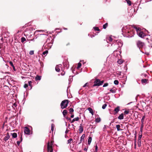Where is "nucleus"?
<instances>
[{
  "label": "nucleus",
  "instance_id": "5",
  "mask_svg": "<svg viewBox=\"0 0 152 152\" xmlns=\"http://www.w3.org/2000/svg\"><path fill=\"white\" fill-rule=\"evenodd\" d=\"M24 132L25 134H30V129L27 127H25L24 129Z\"/></svg>",
  "mask_w": 152,
  "mask_h": 152
},
{
  "label": "nucleus",
  "instance_id": "29",
  "mask_svg": "<svg viewBox=\"0 0 152 152\" xmlns=\"http://www.w3.org/2000/svg\"><path fill=\"white\" fill-rule=\"evenodd\" d=\"M41 76L37 75L35 79H36V80H41Z\"/></svg>",
  "mask_w": 152,
  "mask_h": 152
},
{
  "label": "nucleus",
  "instance_id": "59",
  "mask_svg": "<svg viewBox=\"0 0 152 152\" xmlns=\"http://www.w3.org/2000/svg\"><path fill=\"white\" fill-rule=\"evenodd\" d=\"M69 122H71V119L70 118H69V119H68V120Z\"/></svg>",
  "mask_w": 152,
  "mask_h": 152
},
{
  "label": "nucleus",
  "instance_id": "53",
  "mask_svg": "<svg viewBox=\"0 0 152 152\" xmlns=\"http://www.w3.org/2000/svg\"><path fill=\"white\" fill-rule=\"evenodd\" d=\"M88 146H87V148H86L85 147L84 149V151H87V149H88Z\"/></svg>",
  "mask_w": 152,
  "mask_h": 152
},
{
  "label": "nucleus",
  "instance_id": "62",
  "mask_svg": "<svg viewBox=\"0 0 152 152\" xmlns=\"http://www.w3.org/2000/svg\"><path fill=\"white\" fill-rule=\"evenodd\" d=\"M50 40V39L49 38H48L46 41V42H47L48 40L49 41Z\"/></svg>",
  "mask_w": 152,
  "mask_h": 152
},
{
  "label": "nucleus",
  "instance_id": "9",
  "mask_svg": "<svg viewBox=\"0 0 152 152\" xmlns=\"http://www.w3.org/2000/svg\"><path fill=\"white\" fill-rule=\"evenodd\" d=\"M120 110V107L118 106H117L116 108H115L114 110V114H115L117 113Z\"/></svg>",
  "mask_w": 152,
  "mask_h": 152
},
{
  "label": "nucleus",
  "instance_id": "19",
  "mask_svg": "<svg viewBox=\"0 0 152 152\" xmlns=\"http://www.w3.org/2000/svg\"><path fill=\"white\" fill-rule=\"evenodd\" d=\"M79 127L80 128L79 129V133H81L82 132H83V127L81 126H80Z\"/></svg>",
  "mask_w": 152,
  "mask_h": 152
},
{
  "label": "nucleus",
  "instance_id": "58",
  "mask_svg": "<svg viewBox=\"0 0 152 152\" xmlns=\"http://www.w3.org/2000/svg\"><path fill=\"white\" fill-rule=\"evenodd\" d=\"M70 45V43L69 42L67 44H66V46L69 45Z\"/></svg>",
  "mask_w": 152,
  "mask_h": 152
},
{
  "label": "nucleus",
  "instance_id": "17",
  "mask_svg": "<svg viewBox=\"0 0 152 152\" xmlns=\"http://www.w3.org/2000/svg\"><path fill=\"white\" fill-rule=\"evenodd\" d=\"M63 114L64 117H65L67 113V110H64L63 112Z\"/></svg>",
  "mask_w": 152,
  "mask_h": 152
},
{
  "label": "nucleus",
  "instance_id": "41",
  "mask_svg": "<svg viewBox=\"0 0 152 152\" xmlns=\"http://www.w3.org/2000/svg\"><path fill=\"white\" fill-rule=\"evenodd\" d=\"M143 126H144V124H142L141 126L140 127V131H141V132H142Z\"/></svg>",
  "mask_w": 152,
  "mask_h": 152
},
{
  "label": "nucleus",
  "instance_id": "23",
  "mask_svg": "<svg viewBox=\"0 0 152 152\" xmlns=\"http://www.w3.org/2000/svg\"><path fill=\"white\" fill-rule=\"evenodd\" d=\"M69 113H70V114H72L74 112V110L72 108H71L70 109H69Z\"/></svg>",
  "mask_w": 152,
  "mask_h": 152
},
{
  "label": "nucleus",
  "instance_id": "46",
  "mask_svg": "<svg viewBox=\"0 0 152 152\" xmlns=\"http://www.w3.org/2000/svg\"><path fill=\"white\" fill-rule=\"evenodd\" d=\"M108 85V83H105L103 85V87H105L107 86Z\"/></svg>",
  "mask_w": 152,
  "mask_h": 152
},
{
  "label": "nucleus",
  "instance_id": "24",
  "mask_svg": "<svg viewBox=\"0 0 152 152\" xmlns=\"http://www.w3.org/2000/svg\"><path fill=\"white\" fill-rule=\"evenodd\" d=\"M117 44L118 45V46L119 47H121L122 46V43L121 42L118 41L117 42Z\"/></svg>",
  "mask_w": 152,
  "mask_h": 152
},
{
  "label": "nucleus",
  "instance_id": "4",
  "mask_svg": "<svg viewBox=\"0 0 152 152\" xmlns=\"http://www.w3.org/2000/svg\"><path fill=\"white\" fill-rule=\"evenodd\" d=\"M52 145L53 143L52 142H51L50 144L49 142H48L47 145V149L48 151H50L51 150H53L52 146Z\"/></svg>",
  "mask_w": 152,
  "mask_h": 152
},
{
  "label": "nucleus",
  "instance_id": "13",
  "mask_svg": "<svg viewBox=\"0 0 152 152\" xmlns=\"http://www.w3.org/2000/svg\"><path fill=\"white\" fill-rule=\"evenodd\" d=\"M121 126L119 125H117L116 126V128L118 131L122 130V129H120Z\"/></svg>",
  "mask_w": 152,
  "mask_h": 152
},
{
  "label": "nucleus",
  "instance_id": "27",
  "mask_svg": "<svg viewBox=\"0 0 152 152\" xmlns=\"http://www.w3.org/2000/svg\"><path fill=\"white\" fill-rule=\"evenodd\" d=\"M17 136V135L16 133H14L12 134V137L14 138H16Z\"/></svg>",
  "mask_w": 152,
  "mask_h": 152
},
{
  "label": "nucleus",
  "instance_id": "15",
  "mask_svg": "<svg viewBox=\"0 0 152 152\" xmlns=\"http://www.w3.org/2000/svg\"><path fill=\"white\" fill-rule=\"evenodd\" d=\"M124 114L123 113H121L120 115L118 117V119L120 120L123 119H124Z\"/></svg>",
  "mask_w": 152,
  "mask_h": 152
},
{
  "label": "nucleus",
  "instance_id": "40",
  "mask_svg": "<svg viewBox=\"0 0 152 152\" xmlns=\"http://www.w3.org/2000/svg\"><path fill=\"white\" fill-rule=\"evenodd\" d=\"M142 136V134H141L140 135L139 134L138 140H141V138Z\"/></svg>",
  "mask_w": 152,
  "mask_h": 152
},
{
  "label": "nucleus",
  "instance_id": "49",
  "mask_svg": "<svg viewBox=\"0 0 152 152\" xmlns=\"http://www.w3.org/2000/svg\"><path fill=\"white\" fill-rule=\"evenodd\" d=\"M9 64H10V65L12 67L13 66H14L13 63L12 62L10 61L9 62Z\"/></svg>",
  "mask_w": 152,
  "mask_h": 152
},
{
  "label": "nucleus",
  "instance_id": "20",
  "mask_svg": "<svg viewBox=\"0 0 152 152\" xmlns=\"http://www.w3.org/2000/svg\"><path fill=\"white\" fill-rule=\"evenodd\" d=\"M55 69L58 72H59L60 71V69L59 68L58 65H57L56 66Z\"/></svg>",
  "mask_w": 152,
  "mask_h": 152
},
{
  "label": "nucleus",
  "instance_id": "12",
  "mask_svg": "<svg viewBox=\"0 0 152 152\" xmlns=\"http://www.w3.org/2000/svg\"><path fill=\"white\" fill-rule=\"evenodd\" d=\"M88 110L89 111L90 113L92 115H94V111L90 107H89L88 108Z\"/></svg>",
  "mask_w": 152,
  "mask_h": 152
},
{
  "label": "nucleus",
  "instance_id": "16",
  "mask_svg": "<svg viewBox=\"0 0 152 152\" xmlns=\"http://www.w3.org/2000/svg\"><path fill=\"white\" fill-rule=\"evenodd\" d=\"M133 28H134L136 29V31L137 33L138 32V31H140V30H141L139 28H138L135 26L134 25L133 26Z\"/></svg>",
  "mask_w": 152,
  "mask_h": 152
},
{
  "label": "nucleus",
  "instance_id": "25",
  "mask_svg": "<svg viewBox=\"0 0 152 152\" xmlns=\"http://www.w3.org/2000/svg\"><path fill=\"white\" fill-rule=\"evenodd\" d=\"M123 61L121 59H119L117 61L118 63L119 64H122L123 62Z\"/></svg>",
  "mask_w": 152,
  "mask_h": 152
},
{
  "label": "nucleus",
  "instance_id": "45",
  "mask_svg": "<svg viewBox=\"0 0 152 152\" xmlns=\"http://www.w3.org/2000/svg\"><path fill=\"white\" fill-rule=\"evenodd\" d=\"M110 91L111 92L113 93H114L115 92V90L112 89L110 90Z\"/></svg>",
  "mask_w": 152,
  "mask_h": 152
},
{
  "label": "nucleus",
  "instance_id": "61",
  "mask_svg": "<svg viewBox=\"0 0 152 152\" xmlns=\"http://www.w3.org/2000/svg\"><path fill=\"white\" fill-rule=\"evenodd\" d=\"M40 64H41V66H42V65L43 64V63L42 62H41Z\"/></svg>",
  "mask_w": 152,
  "mask_h": 152
},
{
  "label": "nucleus",
  "instance_id": "44",
  "mask_svg": "<svg viewBox=\"0 0 152 152\" xmlns=\"http://www.w3.org/2000/svg\"><path fill=\"white\" fill-rule=\"evenodd\" d=\"M75 121H78L79 119V117H77V118H75L73 119Z\"/></svg>",
  "mask_w": 152,
  "mask_h": 152
},
{
  "label": "nucleus",
  "instance_id": "33",
  "mask_svg": "<svg viewBox=\"0 0 152 152\" xmlns=\"http://www.w3.org/2000/svg\"><path fill=\"white\" fill-rule=\"evenodd\" d=\"M126 1L127 3L129 5H131V2L129 0H126Z\"/></svg>",
  "mask_w": 152,
  "mask_h": 152
},
{
  "label": "nucleus",
  "instance_id": "28",
  "mask_svg": "<svg viewBox=\"0 0 152 152\" xmlns=\"http://www.w3.org/2000/svg\"><path fill=\"white\" fill-rule=\"evenodd\" d=\"M108 24L107 23H106L103 25V28L105 29L108 26Z\"/></svg>",
  "mask_w": 152,
  "mask_h": 152
},
{
  "label": "nucleus",
  "instance_id": "37",
  "mask_svg": "<svg viewBox=\"0 0 152 152\" xmlns=\"http://www.w3.org/2000/svg\"><path fill=\"white\" fill-rule=\"evenodd\" d=\"M81 65H82V64H81V63H79L78 64L77 68V69L79 68L80 67V66H81Z\"/></svg>",
  "mask_w": 152,
  "mask_h": 152
},
{
  "label": "nucleus",
  "instance_id": "57",
  "mask_svg": "<svg viewBox=\"0 0 152 152\" xmlns=\"http://www.w3.org/2000/svg\"><path fill=\"white\" fill-rule=\"evenodd\" d=\"M75 121L74 120V119H73L72 120H71V123H73Z\"/></svg>",
  "mask_w": 152,
  "mask_h": 152
},
{
  "label": "nucleus",
  "instance_id": "56",
  "mask_svg": "<svg viewBox=\"0 0 152 152\" xmlns=\"http://www.w3.org/2000/svg\"><path fill=\"white\" fill-rule=\"evenodd\" d=\"M71 115H71V118H74V114H73V113H72V114H71Z\"/></svg>",
  "mask_w": 152,
  "mask_h": 152
},
{
  "label": "nucleus",
  "instance_id": "39",
  "mask_svg": "<svg viewBox=\"0 0 152 152\" xmlns=\"http://www.w3.org/2000/svg\"><path fill=\"white\" fill-rule=\"evenodd\" d=\"M107 105L106 104H104L102 106V108L103 109H104L106 108V107L107 106Z\"/></svg>",
  "mask_w": 152,
  "mask_h": 152
},
{
  "label": "nucleus",
  "instance_id": "1",
  "mask_svg": "<svg viewBox=\"0 0 152 152\" xmlns=\"http://www.w3.org/2000/svg\"><path fill=\"white\" fill-rule=\"evenodd\" d=\"M94 84L93 85L92 87L95 86H98L102 85L104 82V80L101 81L99 79L95 78L94 79Z\"/></svg>",
  "mask_w": 152,
  "mask_h": 152
},
{
  "label": "nucleus",
  "instance_id": "36",
  "mask_svg": "<svg viewBox=\"0 0 152 152\" xmlns=\"http://www.w3.org/2000/svg\"><path fill=\"white\" fill-rule=\"evenodd\" d=\"M114 83L115 85H118L119 83V82L118 80H115L114 81Z\"/></svg>",
  "mask_w": 152,
  "mask_h": 152
},
{
  "label": "nucleus",
  "instance_id": "48",
  "mask_svg": "<svg viewBox=\"0 0 152 152\" xmlns=\"http://www.w3.org/2000/svg\"><path fill=\"white\" fill-rule=\"evenodd\" d=\"M108 40L109 42H110L112 41L113 40V39L111 37H110L108 38Z\"/></svg>",
  "mask_w": 152,
  "mask_h": 152
},
{
  "label": "nucleus",
  "instance_id": "7",
  "mask_svg": "<svg viewBox=\"0 0 152 152\" xmlns=\"http://www.w3.org/2000/svg\"><path fill=\"white\" fill-rule=\"evenodd\" d=\"M141 81L142 83L143 84L148 83L149 82L148 80L146 79H142Z\"/></svg>",
  "mask_w": 152,
  "mask_h": 152
},
{
  "label": "nucleus",
  "instance_id": "22",
  "mask_svg": "<svg viewBox=\"0 0 152 152\" xmlns=\"http://www.w3.org/2000/svg\"><path fill=\"white\" fill-rule=\"evenodd\" d=\"M137 145L139 147H140L141 145V140H138Z\"/></svg>",
  "mask_w": 152,
  "mask_h": 152
},
{
  "label": "nucleus",
  "instance_id": "51",
  "mask_svg": "<svg viewBox=\"0 0 152 152\" xmlns=\"http://www.w3.org/2000/svg\"><path fill=\"white\" fill-rule=\"evenodd\" d=\"M98 148V146L97 145H96L95 146V151L96 152H97V151Z\"/></svg>",
  "mask_w": 152,
  "mask_h": 152
},
{
  "label": "nucleus",
  "instance_id": "42",
  "mask_svg": "<svg viewBox=\"0 0 152 152\" xmlns=\"http://www.w3.org/2000/svg\"><path fill=\"white\" fill-rule=\"evenodd\" d=\"M72 141V138H70L67 141V144H69Z\"/></svg>",
  "mask_w": 152,
  "mask_h": 152
},
{
  "label": "nucleus",
  "instance_id": "38",
  "mask_svg": "<svg viewBox=\"0 0 152 152\" xmlns=\"http://www.w3.org/2000/svg\"><path fill=\"white\" fill-rule=\"evenodd\" d=\"M54 126V125L53 124H51V130L52 132L53 131Z\"/></svg>",
  "mask_w": 152,
  "mask_h": 152
},
{
  "label": "nucleus",
  "instance_id": "60",
  "mask_svg": "<svg viewBox=\"0 0 152 152\" xmlns=\"http://www.w3.org/2000/svg\"><path fill=\"white\" fill-rule=\"evenodd\" d=\"M12 68H13V69L14 70H15V67L14 66H13L12 67Z\"/></svg>",
  "mask_w": 152,
  "mask_h": 152
},
{
  "label": "nucleus",
  "instance_id": "6",
  "mask_svg": "<svg viewBox=\"0 0 152 152\" xmlns=\"http://www.w3.org/2000/svg\"><path fill=\"white\" fill-rule=\"evenodd\" d=\"M128 33L130 34V35L128 34V37H130L133 36L134 34V31L132 30V31H128Z\"/></svg>",
  "mask_w": 152,
  "mask_h": 152
},
{
  "label": "nucleus",
  "instance_id": "11",
  "mask_svg": "<svg viewBox=\"0 0 152 152\" xmlns=\"http://www.w3.org/2000/svg\"><path fill=\"white\" fill-rule=\"evenodd\" d=\"M22 133L20 134V141H17V144L18 145H20V142H21L22 140Z\"/></svg>",
  "mask_w": 152,
  "mask_h": 152
},
{
  "label": "nucleus",
  "instance_id": "32",
  "mask_svg": "<svg viewBox=\"0 0 152 152\" xmlns=\"http://www.w3.org/2000/svg\"><path fill=\"white\" fill-rule=\"evenodd\" d=\"M48 53V50H46L43 53V55H45V56L47 54V53Z\"/></svg>",
  "mask_w": 152,
  "mask_h": 152
},
{
  "label": "nucleus",
  "instance_id": "54",
  "mask_svg": "<svg viewBox=\"0 0 152 152\" xmlns=\"http://www.w3.org/2000/svg\"><path fill=\"white\" fill-rule=\"evenodd\" d=\"M69 130L68 129H66V131H65V133L66 134H67L68 132H69Z\"/></svg>",
  "mask_w": 152,
  "mask_h": 152
},
{
  "label": "nucleus",
  "instance_id": "50",
  "mask_svg": "<svg viewBox=\"0 0 152 152\" xmlns=\"http://www.w3.org/2000/svg\"><path fill=\"white\" fill-rule=\"evenodd\" d=\"M88 86V83H86L83 86V87L86 86Z\"/></svg>",
  "mask_w": 152,
  "mask_h": 152
},
{
  "label": "nucleus",
  "instance_id": "3",
  "mask_svg": "<svg viewBox=\"0 0 152 152\" xmlns=\"http://www.w3.org/2000/svg\"><path fill=\"white\" fill-rule=\"evenodd\" d=\"M136 44L137 46L140 49L141 48H142L145 45L144 42L140 40H138L137 41Z\"/></svg>",
  "mask_w": 152,
  "mask_h": 152
},
{
  "label": "nucleus",
  "instance_id": "31",
  "mask_svg": "<svg viewBox=\"0 0 152 152\" xmlns=\"http://www.w3.org/2000/svg\"><path fill=\"white\" fill-rule=\"evenodd\" d=\"M28 85L29 86H30L31 87V89L32 87V85L31 84L32 83V82L31 81H28Z\"/></svg>",
  "mask_w": 152,
  "mask_h": 152
},
{
  "label": "nucleus",
  "instance_id": "18",
  "mask_svg": "<svg viewBox=\"0 0 152 152\" xmlns=\"http://www.w3.org/2000/svg\"><path fill=\"white\" fill-rule=\"evenodd\" d=\"M136 135H135L134 137V148L135 149L136 148V147L137 145V144H136Z\"/></svg>",
  "mask_w": 152,
  "mask_h": 152
},
{
  "label": "nucleus",
  "instance_id": "47",
  "mask_svg": "<svg viewBox=\"0 0 152 152\" xmlns=\"http://www.w3.org/2000/svg\"><path fill=\"white\" fill-rule=\"evenodd\" d=\"M129 113V110H125L124 112V113L125 114H128Z\"/></svg>",
  "mask_w": 152,
  "mask_h": 152
},
{
  "label": "nucleus",
  "instance_id": "34",
  "mask_svg": "<svg viewBox=\"0 0 152 152\" xmlns=\"http://www.w3.org/2000/svg\"><path fill=\"white\" fill-rule=\"evenodd\" d=\"M26 40V38L24 37H22L21 38V42L23 43Z\"/></svg>",
  "mask_w": 152,
  "mask_h": 152
},
{
  "label": "nucleus",
  "instance_id": "43",
  "mask_svg": "<svg viewBox=\"0 0 152 152\" xmlns=\"http://www.w3.org/2000/svg\"><path fill=\"white\" fill-rule=\"evenodd\" d=\"M29 54L30 55H32L34 54V51L33 50H31L29 52Z\"/></svg>",
  "mask_w": 152,
  "mask_h": 152
},
{
  "label": "nucleus",
  "instance_id": "30",
  "mask_svg": "<svg viewBox=\"0 0 152 152\" xmlns=\"http://www.w3.org/2000/svg\"><path fill=\"white\" fill-rule=\"evenodd\" d=\"M101 121V119L100 118H97L95 119V121L96 122L99 123Z\"/></svg>",
  "mask_w": 152,
  "mask_h": 152
},
{
  "label": "nucleus",
  "instance_id": "26",
  "mask_svg": "<svg viewBox=\"0 0 152 152\" xmlns=\"http://www.w3.org/2000/svg\"><path fill=\"white\" fill-rule=\"evenodd\" d=\"M145 118V116L143 115L141 119V123H142V124H144V120Z\"/></svg>",
  "mask_w": 152,
  "mask_h": 152
},
{
  "label": "nucleus",
  "instance_id": "52",
  "mask_svg": "<svg viewBox=\"0 0 152 152\" xmlns=\"http://www.w3.org/2000/svg\"><path fill=\"white\" fill-rule=\"evenodd\" d=\"M28 87V85L27 84H25L24 86V87L25 88H27Z\"/></svg>",
  "mask_w": 152,
  "mask_h": 152
},
{
  "label": "nucleus",
  "instance_id": "64",
  "mask_svg": "<svg viewBox=\"0 0 152 152\" xmlns=\"http://www.w3.org/2000/svg\"><path fill=\"white\" fill-rule=\"evenodd\" d=\"M66 118L67 119V120H68V119L69 118L68 117H66Z\"/></svg>",
  "mask_w": 152,
  "mask_h": 152
},
{
  "label": "nucleus",
  "instance_id": "8",
  "mask_svg": "<svg viewBox=\"0 0 152 152\" xmlns=\"http://www.w3.org/2000/svg\"><path fill=\"white\" fill-rule=\"evenodd\" d=\"M138 35L140 37L142 38H144L145 36V35L142 31L140 32Z\"/></svg>",
  "mask_w": 152,
  "mask_h": 152
},
{
  "label": "nucleus",
  "instance_id": "21",
  "mask_svg": "<svg viewBox=\"0 0 152 152\" xmlns=\"http://www.w3.org/2000/svg\"><path fill=\"white\" fill-rule=\"evenodd\" d=\"M92 140V138L91 137H89L88 139V145H90Z\"/></svg>",
  "mask_w": 152,
  "mask_h": 152
},
{
  "label": "nucleus",
  "instance_id": "14",
  "mask_svg": "<svg viewBox=\"0 0 152 152\" xmlns=\"http://www.w3.org/2000/svg\"><path fill=\"white\" fill-rule=\"evenodd\" d=\"M85 137V134H83L82 136H81V139H80V142H79L78 144H80V143L82 140H83L84 139V138Z\"/></svg>",
  "mask_w": 152,
  "mask_h": 152
},
{
  "label": "nucleus",
  "instance_id": "63",
  "mask_svg": "<svg viewBox=\"0 0 152 152\" xmlns=\"http://www.w3.org/2000/svg\"><path fill=\"white\" fill-rule=\"evenodd\" d=\"M144 75L145 77H146L147 76V75L146 74H144Z\"/></svg>",
  "mask_w": 152,
  "mask_h": 152
},
{
  "label": "nucleus",
  "instance_id": "10",
  "mask_svg": "<svg viewBox=\"0 0 152 152\" xmlns=\"http://www.w3.org/2000/svg\"><path fill=\"white\" fill-rule=\"evenodd\" d=\"M10 137V136L9 135V134L8 133H7V134L6 136L4 137V140L5 142H6L7 141L9 138Z\"/></svg>",
  "mask_w": 152,
  "mask_h": 152
},
{
  "label": "nucleus",
  "instance_id": "2",
  "mask_svg": "<svg viewBox=\"0 0 152 152\" xmlns=\"http://www.w3.org/2000/svg\"><path fill=\"white\" fill-rule=\"evenodd\" d=\"M69 100L67 99L64 100L63 101L60 105L61 108L63 109L66 108L68 106L69 102Z\"/></svg>",
  "mask_w": 152,
  "mask_h": 152
},
{
  "label": "nucleus",
  "instance_id": "35",
  "mask_svg": "<svg viewBox=\"0 0 152 152\" xmlns=\"http://www.w3.org/2000/svg\"><path fill=\"white\" fill-rule=\"evenodd\" d=\"M94 30H95V31H100V29L98 27H94L93 28Z\"/></svg>",
  "mask_w": 152,
  "mask_h": 152
},
{
  "label": "nucleus",
  "instance_id": "55",
  "mask_svg": "<svg viewBox=\"0 0 152 152\" xmlns=\"http://www.w3.org/2000/svg\"><path fill=\"white\" fill-rule=\"evenodd\" d=\"M13 106H14L15 107L17 106V104L15 103H14V104H13Z\"/></svg>",
  "mask_w": 152,
  "mask_h": 152
}]
</instances>
